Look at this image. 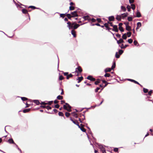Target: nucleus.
<instances>
[{
	"label": "nucleus",
	"mask_w": 153,
	"mask_h": 153,
	"mask_svg": "<svg viewBox=\"0 0 153 153\" xmlns=\"http://www.w3.org/2000/svg\"><path fill=\"white\" fill-rule=\"evenodd\" d=\"M67 27H68L69 29L74 30L77 29L80 25L76 24L75 22H74L71 23L70 22H69L67 23ZM83 24H82L81 25H82Z\"/></svg>",
	"instance_id": "f257e3e1"
},
{
	"label": "nucleus",
	"mask_w": 153,
	"mask_h": 153,
	"mask_svg": "<svg viewBox=\"0 0 153 153\" xmlns=\"http://www.w3.org/2000/svg\"><path fill=\"white\" fill-rule=\"evenodd\" d=\"M63 108L64 109L67 110L68 111L70 112L71 111L70 109L71 108V106L67 103H65V105H63Z\"/></svg>",
	"instance_id": "f03ea898"
},
{
	"label": "nucleus",
	"mask_w": 153,
	"mask_h": 153,
	"mask_svg": "<svg viewBox=\"0 0 153 153\" xmlns=\"http://www.w3.org/2000/svg\"><path fill=\"white\" fill-rule=\"evenodd\" d=\"M111 26L113 27V28L112 29V30L116 32H118V30L117 25H113L112 23H111Z\"/></svg>",
	"instance_id": "7ed1b4c3"
},
{
	"label": "nucleus",
	"mask_w": 153,
	"mask_h": 153,
	"mask_svg": "<svg viewBox=\"0 0 153 153\" xmlns=\"http://www.w3.org/2000/svg\"><path fill=\"white\" fill-rule=\"evenodd\" d=\"M77 11H76L71 12L70 14L71 15L72 17H75L77 16L78 15L77 13Z\"/></svg>",
	"instance_id": "20e7f679"
},
{
	"label": "nucleus",
	"mask_w": 153,
	"mask_h": 153,
	"mask_svg": "<svg viewBox=\"0 0 153 153\" xmlns=\"http://www.w3.org/2000/svg\"><path fill=\"white\" fill-rule=\"evenodd\" d=\"M87 79L91 81H94L95 80V78H93L92 76L90 75L88 76L87 78Z\"/></svg>",
	"instance_id": "39448f33"
},
{
	"label": "nucleus",
	"mask_w": 153,
	"mask_h": 153,
	"mask_svg": "<svg viewBox=\"0 0 153 153\" xmlns=\"http://www.w3.org/2000/svg\"><path fill=\"white\" fill-rule=\"evenodd\" d=\"M83 18L85 20H88V21H90L91 20V18L88 16H84L83 17Z\"/></svg>",
	"instance_id": "423d86ee"
},
{
	"label": "nucleus",
	"mask_w": 153,
	"mask_h": 153,
	"mask_svg": "<svg viewBox=\"0 0 153 153\" xmlns=\"http://www.w3.org/2000/svg\"><path fill=\"white\" fill-rule=\"evenodd\" d=\"M82 71V70L80 67L79 66L76 68V71L78 72V71L81 72Z\"/></svg>",
	"instance_id": "0eeeda50"
},
{
	"label": "nucleus",
	"mask_w": 153,
	"mask_h": 153,
	"mask_svg": "<svg viewBox=\"0 0 153 153\" xmlns=\"http://www.w3.org/2000/svg\"><path fill=\"white\" fill-rule=\"evenodd\" d=\"M124 42V41L122 39L120 38L119 40H117V43L118 44Z\"/></svg>",
	"instance_id": "6e6552de"
},
{
	"label": "nucleus",
	"mask_w": 153,
	"mask_h": 153,
	"mask_svg": "<svg viewBox=\"0 0 153 153\" xmlns=\"http://www.w3.org/2000/svg\"><path fill=\"white\" fill-rule=\"evenodd\" d=\"M98 146H99V148L100 149V150L102 151V150H103V149H105L104 148V146H105L104 145H103L102 144H99L98 145Z\"/></svg>",
	"instance_id": "1a4fd4ad"
},
{
	"label": "nucleus",
	"mask_w": 153,
	"mask_h": 153,
	"mask_svg": "<svg viewBox=\"0 0 153 153\" xmlns=\"http://www.w3.org/2000/svg\"><path fill=\"white\" fill-rule=\"evenodd\" d=\"M8 142L10 144L13 143L14 144H16V143H14L12 138L9 139L8 140Z\"/></svg>",
	"instance_id": "9d476101"
},
{
	"label": "nucleus",
	"mask_w": 153,
	"mask_h": 153,
	"mask_svg": "<svg viewBox=\"0 0 153 153\" xmlns=\"http://www.w3.org/2000/svg\"><path fill=\"white\" fill-rule=\"evenodd\" d=\"M128 81H131L132 82H134L135 83H136V84H139V83L138 82H137V81H136L134 80L131 79H128Z\"/></svg>",
	"instance_id": "9b49d317"
},
{
	"label": "nucleus",
	"mask_w": 153,
	"mask_h": 153,
	"mask_svg": "<svg viewBox=\"0 0 153 153\" xmlns=\"http://www.w3.org/2000/svg\"><path fill=\"white\" fill-rule=\"evenodd\" d=\"M121 16L117 15L116 19L118 21H120L121 20Z\"/></svg>",
	"instance_id": "f8f14e48"
},
{
	"label": "nucleus",
	"mask_w": 153,
	"mask_h": 153,
	"mask_svg": "<svg viewBox=\"0 0 153 153\" xmlns=\"http://www.w3.org/2000/svg\"><path fill=\"white\" fill-rule=\"evenodd\" d=\"M119 46L120 47L121 49H124L128 46V45H125L124 46L123 44H122L120 46L119 45Z\"/></svg>",
	"instance_id": "ddd939ff"
},
{
	"label": "nucleus",
	"mask_w": 153,
	"mask_h": 153,
	"mask_svg": "<svg viewBox=\"0 0 153 153\" xmlns=\"http://www.w3.org/2000/svg\"><path fill=\"white\" fill-rule=\"evenodd\" d=\"M114 18L113 16H111L108 17V20L109 21H113L114 20Z\"/></svg>",
	"instance_id": "4468645a"
},
{
	"label": "nucleus",
	"mask_w": 153,
	"mask_h": 153,
	"mask_svg": "<svg viewBox=\"0 0 153 153\" xmlns=\"http://www.w3.org/2000/svg\"><path fill=\"white\" fill-rule=\"evenodd\" d=\"M71 33L74 37H76V32L74 30H71Z\"/></svg>",
	"instance_id": "2eb2a0df"
},
{
	"label": "nucleus",
	"mask_w": 153,
	"mask_h": 153,
	"mask_svg": "<svg viewBox=\"0 0 153 153\" xmlns=\"http://www.w3.org/2000/svg\"><path fill=\"white\" fill-rule=\"evenodd\" d=\"M83 79V77L82 76L78 77V78L77 79V80H78V82L79 83Z\"/></svg>",
	"instance_id": "dca6fc26"
},
{
	"label": "nucleus",
	"mask_w": 153,
	"mask_h": 153,
	"mask_svg": "<svg viewBox=\"0 0 153 153\" xmlns=\"http://www.w3.org/2000/svg\"><path fill=\"white\" fill-rule=\"evenodd\" d=\"M137 27L136 29H137L138 28L140 27L141 26V24L140 22H138L137 24Z\"/></svg>",
	"instance_id": "f3484780"
},
{
	"label": "nucleus",
	"mask_w": 153,
	"mask_h": 153,
	"mask_svg": "<svg viewBox=\"0 0 153 153\" xmlns=\"http://www.w3.org/2000/svg\"><path fill=\"white\" fill-rule=\"evenodd\" d=\"M121 15L122 16V17L123 18H124L127 16L128 13H125L122 14Z\"/></svg>",
	"instance_id": "a211bd4d"
},
{
	"label": "nucleus",
	"mask_w": 153,
	"mask_h": 153,
	"mask_svg": "<svg viewBox=\"0 0 153 153\" xmlns=\"http://www.w3.org/2000/svg\"><path fill=\"white\" fill-rule=\"evenodd\" d=\"M141 16V15L140 13L138 11L137 12L136 17H140Z\"/></svg>",
	"instance_id": "6ab92c4d"
},
{
	"label": "nucleus",
	"mask_w": 153,
	"mask_h": 153,
	"mask_svg": "<svg viewBox=\"0 0 153 153\" xmlns=\"http://www.w3.org/2000/svg\"><path fill=\"white\" fill-rule=\"evenodd\" d=\"M33 101L37 105H39L40 103L39 101L38 100H34Z\"/></svg>",
	"instance_id": "aec40b11"
},
{
	"label": "nucleus",
	"mask_w": 153,
	"mask_h": 153,
	"mask_svg": "<svg viewBox=\"0 0 153 153\" xmlns=\"http://www.w3.org/2000/svg\"><path fill=\"white\" fill-rule=\"evenodd\" d=\"M111 68H107L105 69V73H106L107 72H110L111 71Z\"/></svg>",
	"instance_id": "412c9836"
},
{
	"label": "nucleus",
	"mask_w": 153,
	"mask_h": 153,
	"mask_svg": "<svg viewBox=\"0 0 153 153\" xmlns=\"http://www.w3.org/2000/svg\"><path fill=\"white\" fill-rule=\"evenodd\" d=\"M30 110V108H27L24 110L23 111L24 113H26L29 112Z\"/></svg>",
	"instance_id": "4be33fe9"
},
{
	"label": "nucleus",
	"mask_w": 153,
	"mask_h": 153,
	"mask_svg": "<svg viewBox=\"0 0 153 153\" xmlns=\"http://www.w3.org/2000/svg\"><path fill=\"white\" fill-rule=\"evenodd\" d=\"M122 38L123 39H127V37L126 36V33H125L123 34Z\"/></svg>",
	"instance_id": "5701e85b"
},
{
	"label": "nucleus",
	"mask_w": 153,
	"mask_h": 153,
	"mask_svg": "<svg viewBox=\"0 0 153 153\" xmlns=\"http://www.w3.org/2000/svg\"><path fill=\"white\" fill-rule=\"evenodd\" d=\"M66 15L67 17H68V19H71V18L72 17V15H71L70 14H69V13L67 14Z\"/></svg>",
	"instance_id": "b1692460"
},
{
	"label": "nucleus",
	"mask_w": 153,
	"mask_h": 153,
	"mask_svg": "<svg viewBox=\"0 0 153 153\" xmlns=\"http://www.w3.org/2000/svg\"><path fill=\"white\" fill-rule=\"evenodd\" d=\"M23 13L24 14H26L27 13V11L25 9H23L22 10Z\"/></svg>",
	"instance_id": "393cba45"
},
{
	"label": "nucleus",
	"mask_w": 153,
	"mask_h": 153,
	"mask_svg": "<svg viewBox=\"0 0 153 153\" xmlns=\"http://www.w3.org/2000/svg\"><path fill=\"white\" fill-rule=\"evenodd\" d=\"M126 29L128 31H130L131 30V27L129 26H126Z\"/></svg>",
	"instance_id": "a878e982"
},
{
	"label": "nucleus",
	"mask_w": 153,
	"mask_h": 153,
	"mask_svg": "<svg viewBox=\"0 0 153 153\" xmlns=\"http://www.w3.org/2000/svg\"><path fill=\"white\" fill-rule=\"evenodd\" d=\"M70 120H71L74 124H76V123L78 122L77 120L74 121L72 119L71 117L70 118Z\"/></svg>",
	"instance_id": "bb28decb"
},
{
	"label": "nucleus",
	"mask_w": 153,
	"mask_h": 153,
	"mask_svg": "<svg viewBox=\"0 0 153 153\" xmlns=\"http://www.w3.org/2000/svg\"><path fill=\"white\" fill-rule=\"evenodd\" d=\"M58 114L59 116H63L64 118H65V117L64 116V114L62 112H59Z\"/></svg>",
	"instance_id": "cd10ccee"
},
{
	"label": "nucleus",
	"mask_w": 153,
	"mask_h": 153,
	"mask_svg": "<svg viewBox=\"0 0 153 153\" xmlns=\"http://www.w3.org/2000/svg\"><path fill=\"white\" fill-rule=\"evenodd\" d=\"M73 76V75L71 74H70L69 75H68L66 77L67 79H68L70 77H71Z\"/></svg>",
	"instance_id": "c85d7f7f"
},
{
	"label": "nucleus",
	"mask_w": 153,
	"mask_h": 153,
	"mask_svg": "<svg viewBox=\"0 0 153 153\" xmlns=\"http://www.w3.org/2000/svg\"><path fill=\"white\" fill-rule=\"evenodd\" d=\"M57 98L59 100H61L63 99V97L60 95H59L57 97Z\"/></svg>",
	"instance_id": "c756f323"
},
{
	"label": "nucleus",
	"mask_w": 153,
	"mask_h": 153,
	"mask_svg": "<svg viewBox=\"0 0 153 153\" xmlns=\"http://www.w3.org/2000/svg\"><path fill=\"white\" fill-rule=\"evenodd\" d=\"M79 128L82 131L84 132H85L86 131V129H85L83 127H81Z\"/></svg>",
	"instance_id": "7c9ffc66"
},
{
	"label": "nucleus",
	"mask_w": 153,
	"mask_h": 153,
	"mask_svg": "<svg viewBox=\"0 0 153 153\" xmlns=\"http://www.w3.org/2000/svg\"><path fill=\"white\" fill-rule=\"evenodd\" d=\"M121 9L123 11V12L126 11V8L123 6H121Z\"/></svg>",
	"instance_id": "2f4dec72"
},
{
	"label": "nucleus",
	"mask_w": 153,
	"mask_h": 153,
	"mask_svg": "<svg viewBox=\"0 0 153 153\" xmlns=\"http://www.w3.org/2000/svg\"><path fill=\"white\" fill-rule=\"evenodd\" d=\"M119 28L121 32H123L124 31V29L122 27H119Z\"/></svg>",
	"instance_id": "473e14b6"
},
{
	"label": "nucleus",
	"mask_w": 153,
	"mask_h": 153,
	"mask_svg": "<svg viewBox=\"0 0 153 153\" xmlns=\"http://www.w3.org/2000/svg\"><path fill=\"white\" fill-rule=\"evenodd\" d=\"M104 76L105 77H109L111 76L110 74L108 73H106L104 75Z\"/></svg>",
	"instance_id": "72a5a7b5"
},
{
	"label": "nucleus",
	"mask_w": 153,
	"mask_h": 153,
	"mask_svg": "<svg viewBox=\"0 0 153 153\" xmlns=\"http://www.w3.org/2000/svg\"><path fill=\"white\" fill-rule=\"evenodd\" d=\"M115 57L117 58H119L120 57V55L118 54L117 52H116L115 53Z\"/></svg>",
	"instance_id": "f704fd0d"
},
{
	"label": "nucleus",
	"mask_w": 153,
	"mask_h": 153,
	"mask_svg": "<svg viewBox=\"0 0 153 153\" xmlns=\"http://www.w3.org/2000/svg\"><path fill=\"white\" fill-rule=\"evenodd\" d=\"M126 33V35L127 34L128 35V37H130L131 36V33L129 31L127 32V33Z\"/></svg>",
	"instance_id": "c9c22d12"
},
{
	"label": "nucleus",
	"mask_w": 153,
	"mask_h": 153,
	"mask_svg": "<svg viewBox=\"0 0 153 153\" xmlns=\"http://www.w3.org/2000/svg\"><path fill=\"white\" fill-rule=\"evenodd\" d=\"M148 90L147 89L145 88H143V91L145 93H147L148 92Z\"/></svg>",
	"instance_id": "e433bc0d"
},
{
	"label": "nucleus",
	"mask_w": 153,
	"mask_h": 153,
	"mask_svg": "<svg viewBox=\"0 0 153 153\" xmlns=\"http://www.w3.org/2000/svg\"><path fill=\"white\" fill-rule=\"evenodd\" d=\"M100 83V80L99 79H98L95 82V84L96 85H97Z\"/></svg>",
	"instance_id": "4c0bfd02"
},
{
	"label": "nucleus",
	"mask_w": 153,
	"mask_h": 153,
	"mask_svg": "<svg viewBox=\"0 0 153 153\" xmlns=\"http://www.w3.org/2000/svg\"><path fill=\"white\" fill-rule=\"evenodd\" d=\"M131 8L133 10H134L135 9V7L134 4H131Z\"/></svg>",
	"instance_id": "58836bf2"
},
{
	"label": "nucleus",
	"mask_w": 153,
	"mask_h": 153,
	"mask_svg": "<svg viewBox=\"0 0 153 153\" xmlns=\"http://www.w3.org/2000/svg\"><path fill=\"white\" fill-rule=\"evenodd\" d=\"M115 67V63L114 62V63H113V65H112L111 66V69H113Z\"/></svg>",
	"instance_id": "ea45409f"
},
{
	"label": "nucleus",
	"mask_w": 153,
	"mask_h": 153,
	"mask_svg": "<svg viewBox=\"0 0 153 153\" xmlns=\"http://www.w3.org/2000/svg\"><path fill=\"white\" fill-rule=\"evenodd\" d=\"M123 51L122 50H119V54L120 55H121L123 53Z\"/></svg>",
	"instance_id": "a19ab883"
},
{
	"label": "nucleus",
	"mask_w": 153,
	"mask_h": 153,
	"mask_svg": "<svg viewBox=\"0 0 153 153\" xmlns=\"http://www.w3.org/2000/svg\"><path fill=\"white\" fill-rule=\"evenodd\" d=\"M128 42L129 43L131 44L133 40L131 39H129L128 40Z\"/></svg>",
	"instance_id": "79ce46f5"
},
{
	"label": "nucleus",
	"mask_w": 153,
	"mask_h": 153,
	"mask_svg": "<svg viewBox=\"0 0 153 153\" xmlns=\"http://www.w3.org/2000/svg\"><path fill=\"white\" fill-rule=\"evenodd\" d=\"M127 8L128 9V11L129 12L130 11L131 8V7L130 6H129V5L127 6Z\"/></svg>",
	"instance_id": "37998d69"
},
{
	"label": "nucleus",
	"mask_w": 153,
	"mask_h": 153,
	"mask_svg": "<svg viewBox=\"0 0 153 153\" xmlns=\"http://www.w3.org/2000/svg\"><path fill=\"white\" fill-rule=\"evenodd\" d=\"M70 113L67 112H66L65 113V115L67 117H68L70 116Z\"/></svg>",
	"instance_id": "c03bdc74"
},
{
	"label": "nucleus",
	"mask_w": 153,
	"mask_h": 153,
	"mask_svg": "<svg viewBox=\"0 0 153 153\" xmlns=\"http://www.w3.org/2000/svg\"><path fill=\"white\" fill-rule=\"evenodd\" d=\"M128 20L129 21H131L132 20V18L131 17H128Z\"/></svg>",
	"instance_id": "a18cd8bd"
},
{
	"label": "nucleus",
	"mask_w": 153,
	"mask_h": 153,
	"mask_svg": "<svg viewBox=\"0 0 153 153\" xmlns=\"http://www.w3.org/2000/svg\"><path fill=\"white\" fill-rule=\"evenodd\" d=\"M21 99L23 101L26 100L27 99V98L25 97H21Z\"/></svg>",
	"instance_id": "49530a36"
},
{
	"label": "nucleus",
	"mask_w": 153,
	"mask_h": 153,
	"mask_svg": "<svg viewBox=\"0 0 153 153\" xmlns=\"http://www.w3.org/2000/svg\"><path fill=\"white\" fill-rule=\"evenodd\" d=\"M70 10H72L74 9V7L70 6L69 7Z\"/></svg>",
	"instance_id": "de8ad7c7"
},
{
	"label": "nucleus",
	"mask_w": 153,
	"mask_h": 153,
	"mask_svg": "<svg viewBox=\"0 0 153 153\" xmlns=\"http://www.w3.org/2000/svg\"><path fill=\"white\" fill-rule=\"evenodd\" d=\"M134 45H137V44H138V45H139V44H138L136 40H134Z\"/></svg>",
	"instance_id": "09e8293b"
},
{
	"label": "nucleus",
	"mask_w": 153,
	"mask_h": 153,
	"mask_svg": "<svg viewBox=\"0 0 153 153\" xmlns=\"http://www.w3.org/2000/svg\"><path fill=\"white\" fill-rule=\"evenodd\" d=\"M45 108H46L48 110L49 109H51V107L49 106L48 105L46 106Z\"/></svg>",
	"instance_id": "8fccbe9b"
},
{
	"label": "nucleus",
	"mask_w": 153,
	"mask_h": 153,
	"mask_svg": "<svg viewBox=\"0 0 153 153\" xmlns=\"http://www.w3.org/2000/svg\"><path fill=\"white\" fill-rule=\"evenodd\" d=\"M152 92V90H151L149 91V92L148 93V95L149 96H151V94Z\"/></svg>",
	"instance_id": "3c124183"
},
{
	"label": "nucleus",
	"mask_w": 153,
	"mask_h": 153,
	"mask_svg": "<svg viewBox=\"0 0 153 153\" xmlns=\"http://www.w3.org/2000/svg\"><path fill=\"white\" fill-rule=\"evenodd\" d=\"M64 78V77H63V76H62V75H61V76H59V79L60 80H62Z\"/></svg>",
	"instance_id": "603ef678"
},
{
	"label": "nucleus",
	"mask_w": 153,
	"mask_h": 153,
	"mask_svg": "<svg viewBox=\"0 0 153 153\" xmlns=\"http://www.w3.org/2000/svg\"><path fill=\"white\" fill-rule=\"evenodd\" d=\"M65 14H60V17H61L64 18L65 17Z\"/></svg>",
	"instance_id": "864d4df0"
},
{
	"label": "nucleus",
	"mask_w": 153,
	"mask_h": 153,
	"mask_svg": "<svg viewBox=\"0 0 153 153\" xmlns=\"http://www.w3.org/2000/svg\"><path fill=\"white\" fill-rule=\"evenodd\" d=\"M104 26H105L106 28H107L108 27V23H105L104 24Z\"/></svg>",
	"instance_id": "5fc2aeb1"
},
{
	"label": "nucleus",
	"mask_w": 153,
	"mask_h": 153,
	"mask_svg": "<svg viewBox=\"0 0 153 153\" xmlns=\"http://www.w3.org/2000/svg\"><path fill=\"white\" fill-rule=\"evenodd\" d=\"M100 88L99 87H97V88L95 89V92H97L100 89Z\"/></svg>",
	"instance_id": "6e6d98bb"
},
{
	"label": "nucleus",
	"mask_w": 153,
	"mask_h": 153,
	"mask_svg": "<svg viewBox=\"0 0 153 153\" xmlns=\"http://www.w3.org/2000/svg\"><path fill=\"white\" fill-rule=\"evenodd\" d=\"M59 105L58 104H57L55 105L54 107L56 108H58L59 107Z\"/></svg>",
	"instance_id": "4d7b16f0"
},
{
	"label": "nucleus",
	"mask_w": 153,
	"mask_h": 153,
	"mask_svg": "<svg viewBox=\"0 0 153 153\" xmlns=\"http://www.w3.org/2000/svg\"><path fill=\"white\" fill-rule=\"evenodd\" d=\"M29 8H32L33 9H35L36 8V7L33 6H30L29 7Z\"/></svg>",
	"instance_id": "13d9d810"
},
{
	"label": "nucleus",
	"mask_w": 153,
	"mask_h": 153,
	"mask_svg": "<svg viewBox=\"0 0 153 153\" xmlns=\"http://www.w3.org/2000/svg\"><path fill=\"white\" fill-rule=\"evenodd\" d=\"M53 102V101H49L48 102V103H47V104H48L49 105H51V103Z\"/></svg>",
	"instance_id": "bf43d9fd"
},
{
	"label": "nucleus",
	"mask_w": 153,
	"mask_h": 153,
	"mask_svg": "<svg viewBox=\"0 0 153 153\" xmlns=\"http://www.w3.org/2000/svg\"><path fill=\"white\" fill-rule=\"evenodd\" d=\"M91 20L92 22H95L96 21V20L94 18H92V19H91Z\"/></svg>",
	"instance_id": "052dcab7"
},
{
	"label": "nucleus",
	"mask_w": 153,
	"mask_h": 153,
	"mask_svg": "<svg viewBox=\"0 0 153 153\" xmlns=\"http://www.w3.org/2000/svg\"><path fill=\"white\" fill-rule=\"evenodd\" d=\"M116 36L117 37L119 38H120L121 37V35L120 34H116Z\"/></svg>",
	"instance_id": "680f3d73"
},
{
	"label": "nucleus",
	"mask_w": 153,
	"mask_h": 153,
	"mask_svg": "<svg viewBox=\"0 0 153 153\" xmlns=\"http://www.w3.org/2000/svg\"><path fill=\"white\" fill-rule=\"evenodd\" d=\"M46 107V106L45 105H41L40 106L42 108H45Z\"/></svg>",
	"instance_id": "e2e57ef3"
},
{
	"label": "nucleus",
	"mask_w": 153,
	"mask_h": 153,
	"mask_svg": "<svg viewBox=\"0 0 153 153\" xmlns=\"http://www.w3.org/2000/svg\"><path fill=\"white\" fill-rule=\"evenodd\" d=\"M40 104L41 105H45L46 104H47V103H46L44 102H42L40 103Z\"/></svg>",
	"instance_id": "0e129e2a"
},
{
	"label": "nucleus",
	"mask_w": 153,
	"mask_h": 153,
	"mask_svg": "<svg viewBox=\"0 0 153 153\" xmlns=\"http://www.w3.org/2000/svg\"><path fill=\"white\" fill-rule=\"evenodd\" d=\"M114 150L115 152H117L118 151V148H115Z\"/></svg>",
	"instance_id": "69168bd1"
},
{
	"label": "nucleus",
	"mask_w": 153,
	"mask_h": 153,
	"mask_svg": "<svg viewBox=\"0 0 153 153\" xmlns=\"http://www.w3.org/2000/svg\"><path fill=\"white\" fill-rule=\"evenodd\" d=\"M124 24L126 25V26H128L129 23L128 22H126L124 23Z\"/></svg>",
	"instance_id": "338daca9"
},
{
	"label": "nucleus",
	"mask_w": 153,
	"mask_h": 153,
	"mask_svg": "<svg viewBox=\"0 0 153 153\" xmlns=\"http://www.w3.org/2000/svg\"><path fill=\"white\" fill-rule=\"evenodd\" d=\"M97 20L98 22H101V19L100 18L97 19Z\"/></svg>",
	"instance_id": "774afa93"
}]
</instances>
